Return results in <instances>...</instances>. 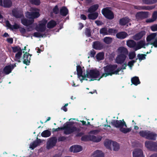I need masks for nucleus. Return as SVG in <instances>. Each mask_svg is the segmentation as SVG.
<instances>
[{
    "label": "nucleus",
    "instance_id": "obj_1",
    "mask_svg": "<svg viewBox=\"0 0 157 157\" xmlns=\"http://www.w3.org/2000/svg\"><path fill=\"white\" fill-rule=\"evenodd\" d=\"M74 124V122H67L66 125H64L63 127H58L56 128H53L52 132H55L60 130H64V133L65 134L69 135L78 130L77 128L75 126L70 127Z\"/></svg>",
    "mask_w": 157,
    "mask_h": 157
},
{
    "label": "nucleus",
    "instance_id": "obj_2",
    "mask_svg": "<svg viewBox=\"0 0 157 157\" xmlns=\"http://www.w3.org/2000/svg\"><path fill=\"white\" fill-rule=\"evenodd\" d=\"M118 54L115 59L116 63L118 64H122L124 62L128 54L127 49L124 47L118 48Z\"/></svg>",
    "mask_w": 157,
    "mask_h": 157
},
{
    "label": "nucleus",
    "instance_id": "obj_3",
    "mask_svg": "<svg viewBox=\"0 0 157 157\" xmlns=\"http://www.w3.org/2000/svg\"><path fill=\"white\" fill-rule=\"evenodd\" d=\"M117 67V65L115 64H109L103 67V70L104 73H103L98 80L103 77H106L109 75L112 76L114 75V70L116 69Z\"/></svg>",
    "mask_w": 157,
    "mask_h": 157
},
{
    "label": "nucleus",
    "instance_id": "obj_4",
    "mask_svg": "<svg viewBox=\"0 0 157 157\" xmlns=\"http://www.w3.org/2000/svg\"><path fill=\"white\" fill-rule=\"evenodd\" d=\"M140 136L146 139L155 140L157 134L155 132L149 130L141 131L139 132Z\"/></svg>",
    "mask_w": 157,
    "mask_h": 157
},
{
    "label": "nucleus",
    "instance_id": "obj_5",
    "mask_svg": "<svg viewBox=\"0 0 157 157\" xmlns=\"http://www.w3.org/2000/svg\"><path fill=\"white\" fill-rule=\"evenodd\" d=\"M102 138V137L100 136H96L94 135H85L81 137V140L83 141H92L98 143L100 141Z\"/></svg>",
    "mask_w": 157,
    "mask_h": 157
},
{
    "label": "nucleus",
    "instance_id": "obj_6",
    "mask_svg": "<svg viewBox=\"0 0 157 157\" xmlns=\"http://www.w3.org/2000/svg\"><path fill=\"white\" fill-rule=\"evenodd\" d=\"M99 75L100 72L99 71L96 69L90 70L89 71H87L86 75V77L91 78L89 80L90 81L94 80L95 79L97 78Z\"/></svg>",
    "mask_w": 157,
    "mask_h": 157
},
{
    "label": "nucleus",
    "instance_id": "obj_7",
    "mask_svg": "<svg viewBox=\"0 0 157 157\" xmlns=\"http://www.w3.org/2000/svg\"><path fill=\"white\" fill-rule=\"evenodd\" d=\"M101 13L103 16L108 19L112 20L114 18L113 12L108 7L103 8L101 10Z\"/></svg>",
    "mask_w": 157,
    "mask_h": 157
},
{
    "label": "nucleus",
    "instance_id": "obj_8",
    "mask_svg": "<svg viewBox=\"0 0 157 157\" xmlns=\"http://www.w3.org/2000/svg\"><path fill=\"white\" fill-rule=\"evenodd\" d=\"M34 22V20H30L26 18H23L21 19V23L24 25L29 26L27 29V31H30L33 30L32 26H30L32 25Z\"/></svg>",
    "mask_w": 157,
    "mask_h": 157
},
{
    "label": "nucleus",
    "instance_id": "obj_9",
    "mask_svg": "<svg viewBox=\"0 0 157 157\" xmlns=\"http://www.w3.org/2000/svg\"><path fill=\"white\" fill-rule=\"evenodd\" d=\"M111 123L113 126L117 128H120L124 126L125 127H127V125L126 124V123L124 121V119H123L122 121L113 120L111 122Z\"/></svg>",
    "mask_w": 157,
    "mask_h": 157
},
{
    "label": "nucleus",
    "instance_id": "obj_10",
    "mask_svg": "<svg viewBox=\"0 0 157 157\" xmlns=\"http://www.w3.org/2000/svg\"><path fill=\"white\" fill-rule=\"evenodd\" d=\"M145 146L150 151H157V143L155 142L147 141L145 142Z\"/></svg>",
    "mask_w": 157,
    "mask_h": 157
},
{
    "label": "nucleus",
    "instance_id": "obj_11",
    "mask_svg": "<svg viewBox=\"0 0 157 157\" xmlns=\"http://www.w3.org/2000/svg\"><path fill=\"white\" fill-rule=\"evenodd\" d=\"M57 139L56 137L51 138L48 141L46 148L48 149H50L54 147L57 143Z\"/></svg>",
    "mask_w": 157,
    "mask_h": 157
},
{
    "label": "nucleus",
    "instance_id": "obj_12",
    "mask_svg": "<svg viewBox=\"0 0 157 157\" xmlns=\"http://www.w3.org/2000/svg\"><path fill=\"white\" fill-rule=\"evenodd\" d=\"M148 12L141 11L137 12L136 14V17L138 20H142L148 17Z\"/></svg>",
    "mask_w": 157,
    "mask_h": 157
},
{
    "label": "nucleus",
    "instance_id": "obj_13",
    "mask_svg": "<svg viewBox=\"0 0 157 157\" xmlns=\"http://www.w3.org/2000/svg\"><path fill=\"white\" fill-rule=\"evenodd\" d=\"M104 47L103 43L100 41H97L93 43V48L96 50H101L103 49Z\"/></svg>",
    "mask_w": 157,
    "mask_h": 157
},
{
    "label": "nucleus",
    "instance_id": "obj_14",
    "mask_svg": "<svg viewBox=\"0 0 157 157\" xmlns=\"http://www.w3.org/2000/svg\"><path fill=\"white\" fill-rule=\"evenodd\" d=\"M155 7V6H134V8L135 9L138 10H150L153 9Z\"/></svg>",
    "mask_w": 157,
    "mask_h": 157
},
{
    "label": "nucleus",
    "instance_id": "obj_15",
    "mask_svg": "<svg viewBox=\"0 0 157 157\" xmlns=\"http://www.w3.org/2000/svg\"><path fill=\"white\" fill-rule=\"evenodd\" d=\"M76 71L78 78H80L81 77H82V79H80L81 81L85 79L86 80H87V79H85V78L86 77V75H85L84 76L82 75V69L81 66L80 65H77L76 66Z\"/></svg>",
    "mask_w": 157,
    "mask_h": 157
},
{
    "label": "nucleus",
    "instance_id": "obj_16",
    "mask_svg": "<svg viewBox=\"0 0 157 157\" xmlns=\"http://www.w3.org/2000/svg\"><path fill=\"white\" fill-rule=\"evenodd\" d=\"M13 15L16 18H20L23 16L24 15L21 12L18 10L17 8L14 9L12 10Z\"/></svg>",
    "mask_w": 157,
    "mask_h": 157
},
{
    "label": "nucleus",
    "instance_id": "obj_17",
    "mask_svg": "<svg viewBox=\"0 0 157 157\" xmlns=\"http://www.w3.org/2000/svg\"><path fill=\"white\" fill-rule=\"evenodd\" d=\"M82 148L81 146L78 145H75L71 146L69 149V150L71 152H78L82 151Z\"/></svg>",
    "mask_w": 157,
    "mask_h": 157
},
{
    "label": "nucleus",
    "instance_id": "obj_18",
    "mask_svg": "<svg viewBox=\"0 0 157 157\" xmlns=\"http://www.w3.org/2000/svg\"><path fill=\"white\" fill-rule=\"evenodd\" d=\"M146 34L144 31H141L136 34L133 37V39L135 40H138L141 39Z\"/></svg>",
    "mask_w": 157,
    "mask_h": 157
},
{
    "label": "nucleus",
    "instance_id": "obj_19",
    "mask_svg": "<svg viewBox=\"0 0 157 157\" xmlns=\"http://www.w3.org/2000/svg\"><path fill=\"white\" fill-rule=\"evenodd\" d=\"M23 63L24 64L27 65H29L30 63L31 60L30 57H29V53L26 52L24 54L23 56Z\"/></svg>",
    "mask_w": 157,
    "mask_h": 157
},
{
    "label": "nucleus",
    "instance_id": "obj_20",
    "mask_svg": "<svg viewBox=\"0 0 157 157\" xmlns=\"http://www.w3.org/2000/svg\"><path fill=\"white\" fill-rule=\"evenodd\" d=\"M133 157H144L143 152L140 149H136L133 151Z\"/></svg>",
    "mask_w": 157,
    "mask_h": 157
},
{
    "label": "nucleus",
    "instance_id": "obj_21",
    "mask_svg": "<svg viewBox=\"0 0 157 157\" xmlns=\"http://www.w3.org/2000/svg\"><path fill=\"white\" fill-rule=\"evenodd\" d=\"M146 45L145 41L144 40H141L138 42L136 44V48H135V51H137L142 48H145Z\"/></svg>",
    "mask_w": 157,
    "mask_h": 157
},
{
    "label": "nucleus",
    "instance_id": "obj_22",
    "mask_svg": "<svg viewBox=\"0 0 157 157\" xmlns=\"http://www.w3.org/2000/svg\"><path fill=\"white\" fill-rule=\"evenodd\" d=\"M116 37L119 39H123L128 36V34L125 32H121L117 33Z\"/></svg>",
    "mask_w": 157,
    "mask_h": 157
},
{
    "label": "nucleus",
    "instance_id": "obj_23",
    "mask_svg": "<svg viewBox=\"0 0 157 157\" xmlns=\"http://www.w3.org/2000/svg\"><path fill=\"white\" fill-rule=\"evenodd\" d=\"M130 21V19L127 17H125L120 19L119 24L122 26H124L128 24Z\"/></svg>",
    "mask_w": 157,
    "mask_h": 157
},
{
    "label": "nucleus",
    "instance_id": "obj_24",
    "mask_svg": "<svg viewBox=\"0 0 157 157\" xmlns=\"http://www.w3.org/2000/svg\"><path fill=\"white\" fill-rule=\"evenodd\" d=\"M46 29V26L40 23L36 27V30L38 32H45Z\"/></svg>",
    "mask_w": 157,
    "mask_h": 157
},
{
    "label": "nucleus",
    "instance_id": "obj_25",
    "mask_svg": "<svg viewBox=\"0 0 157 157\" xmlns=\"http://www.w3.org/2000/svg\"><path fill=\"white\" fill-rule=\"evenodd\" d=\"M60 14L63 16H66L68 13V10L65 6H63L60 10Z\"/></svg>",
    "mask_w": 157,
    "mask_h": 157
},
{
    "label": "nucleus",
    "instance_id": "obj_26",
    "mask_svg": "<svg viewBox=\"0 0 157 157\" xmlns=\"http://www.w3.org/2000/svg\"><path fill=\"white\" fill-rule=\"evenodd\" d=\"M126 44L130 48H135L136 45V43L134 40H129L127 41Z\"/></svg>",
    "mask_w": 157,
    "mask_h": 157
},
{
    "label": "nucleus",
    "instance_id": "obj_27",
    "mask_svg": "<svg viewBox=\"0 0 157 157\" xmlns=\"http://www.w3.org/2000/svg\"><path fill=\"white\" fill-rule=\"evenodd\" d=\"M157 19V11H154L152 14L151 18L147 19L146 22L151 23L155 21Z\"/></svg>",
    "mask_w": 157,
    "mask_h": 157
},
{
    "label": "nucleus",
    "instance_id": "obj_28",
    "mask_svg": "<svg viewBox=\"0 0 157 157\" xmlns=\"http://www.w3.org/2000/svg\"><path fill=\"white\" fill-rule=\"evenodd\" d=\"M98 16V14L97 12L90 13L88 15V17L90 20H94L96 19Z\"/></svg>",
    "mask_w": 157,
    "mask_h": 157
},
{
    "label": "nucleus",
    "instance_id": "obj_29",
    "mask_svg": "<svg viewBox=\"0 0 157 157\" xmlns=\"http://www.w3.org/2000/svg\"><path fill=\"white\" fill-rule=\"evenodd\" d=\"M3 7L6 8H10L12 5V2L11 0H3Z\"/></svg>",
    "mask_w": 157,
    "mask_h": 157
},
{
    "label": "nucleus",
    "instance_id": "obj_30",
    "mask_svg": "<svg viewBox=\"0 0 157 157\" xmlns=\"http://www.w3.org/2000/svg\"><path fill=\"white\" fill-rule=\"evenodd\" d=\"M99 6L98 4H95L92 6L90 7L88 10V12L90 13L95 12L98 8Z\"/></svg>",
    "mask_w": 157,
    "mask_h": 157
},
{
    "label": "nucleus",
    "instance_id": "obj_31",
    "mask_svg": "<svg viewBox=\"0 0 157 157\" xmlns=\"http://www.w3.org/2000/svg\"><path fill=\"white\" fill-rule=\"evenodd\" d=\"M131 81L132 83L135 86H137L140 83L139 77L137 76H134L132 78Z\"/></svg>",
    "mask_w": 157,
    "mask_h": 157
},
{
    "label": "nucleus",
    "instance_id": "obj_32",
    "mask_svg": "<svg viewBox=\"0 0 157 157\" xmlns=\"http://www.w3.org/2000/svg\"><path fill=\"white\" fill-rule=\"evenodd\" d=\"M142 2L144 4L151 5L156 3L157 0H142Z\"/></svg>",
    "mask_w": 157,
    "mask_h": 157
},
{
    "label": "nucleus",
    "instance_id": "obj_33",
    "mask_svg": "<svg viewBox=\"0 0 157 157\" xmlns=\"http://www.w3.org/2000/svg\"><path fill=\"white\" fill-rule=\"evenodd\" d=\"M56 22L53 20L50 21L47 24V27L49 29H52L54 28L56 25Z\"/></svg>",
    "mask_w": 157,
    "mask_h": 157
},
{
    "label": "nucleus",
    "instance_id": "obj_34",
    "mask_svg": "<svg viewBox=\"0 0 157 157\" xmlns=\"http://www.w3.org/2000/svg\"><path fill=\"white\" fill-rule=\"evenodd\" d=\"M104 154L102 151L97 150L94 151L93 154V157H104Z\"/></svg>",
    "mask_w": 157,
    "mask_h": 157
},
{
    "label": "nucleus",
    "instance_id": "obj_35",
    "mask_svg": "<svg viewBox=\"0 0 157 157\" xmlns=\"http://www.w3.org/2000/svg\"><path fill=\"white\" fill-rule=\"evenodd\" d=\"M157 35V33H154L151 34L147 36L146 38L147 41L148 42L151 41L152 40L154 39Z\"/></svg>",
    "mask_w": 157,
    "mask_h": 157
},
{
    "label": "nucleus",
    "instance_id": "obj_36",
    "mask_svg": "<svg viewBox=\"0 0 157 157\" xmlns=\"http://www.w3.org/2000/svg\"><path fill=\"white\" fill-rule=\"evenodd\" d=\"M104 53L103 52H100L98 53L96 56V59L98 61L102 60L104 59Z\"/></svg>",
    "mask_w": 157,
    "mask_h": 157
},
{
    "label": "nucleus",
    "instance_id": "obj_37",
    "mask_svg": "<svg viewBox=\"0 0 157 157\" xmlns=\"http://www.w3.org/2000/svg\"><path fill=\"white\" fill-rule=\"evenodd\" d=\"M22 55V50L18 51L16 54L15 56V60L18 62H20V58Z\"/></svg>",
    "mask_w": 157,
    "mask_h": 157
},
{
    "label": "nucleus",
    "instance_id": "obj_38",
    "mask_svg": "<svg viewBox=\"0 0 157 157\" xmlns=\"http://www.w3.org/2000/svg\"><path fill=\"white\" fill-rule=\"evenodd\" d=\"M51 135V132L48 130L44 131L41 133L42 136L44 137H48L50 136Z\"/></svg>",
    "mask_w": 157,
    "mask_h": 157
},
{
    "label": "nucleus",
    "instance_id": "obj_39",
    "mask_svg": "<svg viewBox=\"0 0 157 157\" xmlns=\"http://www.w3.org/2000/svg\"><path fill=\"white\" fill-rule=\"evenodd\" d=\"M11 67L10 66H6L3 69V71L6 74H8L11 72Z\"/></svg>",
    "mask_w": 157,
    "mask_h": 157
},
{
    "label": "nucleus",
    "instance_id": "obj_40",
    "mask_svg": "<svg viewBox=\"0 0 157 157\" xmlns=\"http://www.w3.org/2000/svg\"><path fill=\"white\" fill-rule=\"evenodd\" d=\"M131 130V129L130 128H124L123 127H122L120 128V131L126 134L128 132H130Z\"/></svg>",
    "mask_w": 157,
    "mask_h": 157
},
{
    "label": "nucleus",
    "instance_id": "obj_41",
    "mask_svg": "<svg viewBox=\"0 0 157 157\" xmlns=\"http://www.w3.org/2000/svg\"><path fill=\"white\" fill-rule=\"evenodd\" d=\"M100 33L102 34L103 35H108L107 33V29L106 27H103L100 30Z\"/></svg>",
    "mask_w": 157,
    "mask_h": 157
},
{
    "label": "nucleus",
    "instance_id": "obj_42",
    "mask_svg": "<svg viewBox=\"0 0 157 157\" xmlns=\"http://www.w3.org/2000/svg\"><path fill=\"white\" fill-rule=\"evenodd\" d=\"M112 38L109 37H105L103 39L104 42L107 44H110L112 42Z\"/></svg>",
    "mask_w": 157,
    "mask_h": 157
},
{
    "label": "nucleus",
    "instance_id": "obj_43",
    "mask_svg": "<svg viewBox=\"0 0 157 157\" xmlns=\"http://www.w3.org/2000/svg\"><path fill=\"white\" fill-rule=\"evenodd\" d=\"M113 149L114 151H117L119 149V144L116 142H113Z\"/></svg>",
    "mask_w": 157,
    "mask_h": 157
},
{
    "label": "nucleus",
    "instance_id": "obj_44",
    "mask_svg": "<svg viewBox=\"0 0 157 157\" xmlns=\"http://www.w3.org/2000/svg\"><path fill=\"white\" fill-rule=\"evenodd\" d=\"M146 55L145 54H139L137 55V57L139 61H141L142 60L145 59H146Z\"/></svg>",
    "mask_w": 157,
    "mask_h": 157
},
{
    "label": "nucleus",
    "instance_id": "obj_45",
    "mask_svg": "<svg viewBox=\"0 0 157 157\" xmlns=\"http://www.w3.org/2000/svg\"><path fill=\"white\" fill-rule=\"evenodd\" d=\"M25 16L30 20H34L32 12H27L25 13Z\"/></svg>",
    "mask_w": 157,
    "mask_h": 157
},
{
    "label": "nucleus",
    "instance_id": "obj_46",
    "mask_svg": "<svg viewBox=\"0 0 157 157\" xmlns=\"http://www.w3.org/2000/svg\"><path fill=\"white\" fill-rule=\"evenodd\" d=\"M29 1L32 4L37 6L39 5L40 3V0H29Z\"/></svg>",
    "mask_w": 157,
    "mask_h": 157
},
{
    "label": "nucleus",
    "instance_id": "obj_47",
    "mask_svg": "<svg viewBox=\"0 0 157 157\" xmlns=\"http://www.w3.org/2000/svg\"><path fill=\"white\" fill-rule=\"evenodd\" d=\"M13 52L15 53L17 52H18L21 50H22L21 48L19 46H16L14 47H12Z\"/></svg>",
    "mask_w": 157,
    "mask_h": 157
},
{
    "label": "nucleus",
    "instance_id": "obj_48",
    "mask_svg": "<svg viewBox=\"0 0 157 157\" xmlns=\"http://www.w3.org/2000/svg\"><path fill=\"white\" fill-rule=\"evenodd\" d=\"M85 34L86 36L88 37H89L91 36V30L90 28H86L85 31Z\"/></svg>",
    "mask_w": 157,
    "mask_h": 157
},
{
    "label": "nucleus",
    "instance_id": "obj_49",
    "mask_svg": "<svg viewBox=\"0 0 157 157\" xmlns=\"http://www.w3.org/2000/svg\"><path fill=\"white\" fill-rule=\"evenodd\" d=\"M117 32V31L116 29L112 28H109L107 30V33L108 35H111L112 33H116Z\"/></svg>",
    "mask_w": 157,
    "mask_h": 157
},
{
    "label": "nucleus",
    "instance_id": "obj_50",
    "mask_svg": "<svg viewBox=\"0 0 157 157\" xmlns=\"http://www.w3.org/2000/svg\"><path fill=\"white\" fill-rule=\"evenodd\" d=\"M36 141H34L32 143L30 144L29 146V148L32 149H34L37 146V144H36Z\"/></svg>",
    "mask_w": 157,
    "mask_h": 157
},
{
    "label": "nucleus",
    "instance_id": "obj_51",
    "mask_svg": "<svg viewBox=\"0 0 157 157\" xmlns=\"http://www.w3.org/2000/svg\"><path fill=\"white\" fill-rule=\"evenodd\" d=\"M59 9L58 6L57 5L55 6L52 9V11L55 14H58L59 13Z\"/></svg>",
    "mask_w": 157,
    "mask_h": 157
},
{
    "label": "nucleus",
    "instance_id": "obj_52",
    "mask_svg": "<svg viewBox=\"0 0 157 157\" xmlns=\"http://www.w3.org/2000/svg\"><path fill=\"white\" fill-rule=\"evenodd\" d=\"M44 34H42L39 32H35L33 33V36L36 37H43Z\"/></svg>",
    "mask_w": 157,
    "mask_h": 157
},
{
    "label": "nucleus",
    "instance_id": "obj_53",
    "mask_svg": "<svg viewBox=\"0 0 157 157\" xmlns=\"http://www.w3.org/2000/svg\"><path fill=\"white\" fill-rule=\"evenodd\" d=\"M136 56V54L134 52H132L130 53L128 55V57L129 59H133Z\"/></svg>",
    "mask_w": 157,
    "mask_h": 157
},
{
    "label": "nucleus",
    "instance_id": "obj_54",
    "mask_svg": "<svg viewBox=\"0 0 157 157\" xmlns=\"http://www.w3.org/2000/svg\"><path fill=\"white\" fill-rule=\"evenodd\" d=\"M111 143V140L106 141L104 143V145L106 147L109 148L110 147Z\"/></svg>",
    "mask_w": 157,
    "mask_h": 157
},
{
    "label": "nucleus",
    "instance_id": "obj_55",
    "mask_svg": "<svg viewBox=\"0 0 157 157\" xmlns=\"http://www.w3.org/2000/svg\"><path fill=\"white\" fill-rule=\"evenodd\" d=\"M20 28V26L17 24L15 23L14 25H12V28L11 30H13V29H19Z\"/></svg>",
    "mask_w": 157,
    "mask_h": 157
},
{
    "label": "nucleus",
    "instance_id": "obj_56",
    "mask_svg": "<svg viewBox=\"0 0 157 157\" xmlns=\"http://www.w3.org/2000/svg\"><path fill=\"white\" fill-rule=\"evenodd\" d=\"M148 44L153 45L155 47H157V38L155 39L154 41L153 42H151L147 44V45H148Z\"/></svg>",
    "mask_w": 157,
    "mask_h": 157
},
{
    "label": "nucleus",
    "instance_id": "obj_57",
    "mask_svg": "<svg viewBox=\"0 0 157 157\" xmlns=\"http://www.w3.org/2000/svg\"><path fill=\"white\" fill-rule=\"evenodd\" d=\"M137 59L138 58H136V60H132L128 62V65L129 67H132L134 63L136 62V61L137 60Z\"/></svg>",
    "mask_w": 157,
    "mask_h": 157
},
{
    "label": "nucleus",
    "instance_id": "obj_58",
    "mask_svg": "<svg viewBox=\"0 0 157 157\" xmlns=\"http://www.w3.org/2000/svg\"><path fill=\"white\" fill-rule=\"evenodd\" d=\"M32 12L34 19L37 18L40 16L39 12Z\"/></svg>",
    "mask_w": 157,
    "mask_h": 157
},
{
    "label": "nucleus",
    "instance_id": "obj_59",
    "mask_svg": "<svg viewBox=\"0 0 157 157\" xmlns=\"http://www.w3.org/2000/svg\"><path fill=\"white\" fill-rule=\"evenodd\" d=\"M96 52L93 49L91 50L90 52V55L91 57H94L96 54Z\"/></svg>",
    "mask_w": 157,
    "mask_h": 157
},
{
    "label": "nucleus",
    "instance_id": "obj_60",
    "mask_svg": "<svg viewBox=\"0 0 157 157\" xmlns=\"http://www.w3.org/2000/svg\"><path fill=\"white\" fill-rule=\"evenodd\" d=\"M122 69V68H121V67H118V68H117L116 69H115L114 70V74L119 75V72Z\"/></svg>",
    "mask_w": 157,
    "mask_h": 157
},
{
    "label": "nucleus",
    "instance_id": "obj_61",
    "mask_svg": "<svg viewBox=\"0 0 157 157\" xmlns=\"http://www.w3.org/2000/svg\"><path fill=\"white\" fill-rule=\"evenodd\" d=\"M100 132V131L98 130H94L90 131L89 133L91 134H96Z\"/></svg>",
    "mask_w": 157,
    "mask_h": 157
},
{
    "label": "nucleus",
    "instance_id": "obj_62",
    "mask_svg": "<svg viewBox=\"0 0 157 157\" xmlns=\"http://www.w3.org/2000/svg\"><path fill=\"white\" fill-rule=\"evenodd\" d=\"M66 138L64 136H60L58 138V142L63 141L66 140Z\"/></svg>",
    "mask_w": 157,
    "mask_h": 157
},
{
    "label": "nucleus",
    "instance_id": "obj_63",
    "mask_svg": "<svg viewBox=\"0 0 157 157\" xmlns=\"http://www.w3.org/2000/svg\"><path fill=\"white\" fill-rule=\"evenodd\" d=\"M19 31L22 34H24L26 32L25 29L24 27H21L20 26V28H19Z\"/></svg>",
    "mask_w": 157,
    "mask_h": 157
},
{
    "label": "nucleus",
    "instance_id": "obj_64",
    "mask_svg": "<svg viewBox=\"0 0 157 157\" xmlns=\"http://www.w3.org/2000/svg\"><path fill=\"white\" fill-rule=\"evenodd\" d=\"M151 30L153 31H157V24L151 26Z\"/></svg>",
    "mask_w": 157,
    "mask_h": 157
}]
</instances>
